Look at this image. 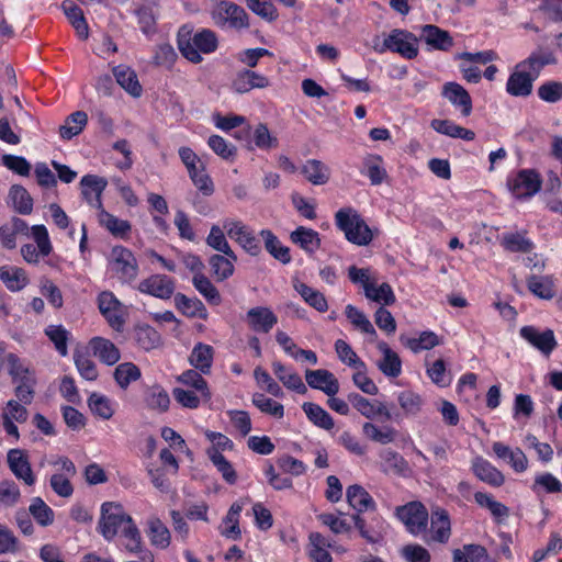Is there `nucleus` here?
<instances>
[{
    "label": "nucleus",
    "mask_w": 562,
    "mask_h": 562,
    "mask_svg": "<svg viewBox=\"0 0 562 562\" xmlns=\"http://www.w3.org/2000/svg\"><path fill=\"white\" fill-rule=\"evenodd\" d=\"M182 26L178 33V48L182 56L193 64H200L201 54L214 53L218 47V40L214 31L202 29L193 34Z\"/></svg>",
    "instance_id": "nucleus-1"
},
{
    "label": "nucleus",
    "mask_w": 562,
    "mask_h": 562,
    "mask_svg": "<svg viewBox=\"0 0 562 562\" xmlns=\"http://www.w3.org/2000/svg\"><path fill=\"white\" fill-rule=\"evenodd\" d=\"M8 373L12 383L15 385L14 394L16 398L24 403L31 404L36 385L35 371L29 363L22 360L18 355L9 352L7 356Z\"/></svg>",
    "instance_id": "nucleus-2"
},
{
    "label": "nucleus",
    "mask_w": 562,
    "mask_h": 562,
    "mask_svg": "<svg viewBox=\"0 0 562 562\" xmlns=\"http://www.w3.org/2000/svg\"><path fill=\"white\" fill-rule=\"evenodd\" d=\"M335 221L337 227L345 233L348 241L366 246L373 239V234L360 214L351 209H340L336 215Z\"/></svg>",
    "instance_id": "nucleus-3"
},
{
    "label": "nucleus",
    "mask_w": 562,
    "mask_h": 562,
    "mask_svg": "<svg viewBox=\"0 0 562 562\" xmlns=\"http://www.w3.org/2000/svg\"><path fill=\"white\" fill-rule=\"evenodd\" d=\"M108 271L121 283L131 284L137 279L139 268L136 257L128 248L114 246L108 257Z\"/></svg>",
    "instance_id": "nucleus-4"
},
{
    "label": "nucleus",
    "mask_w": 562,
    "mask_h": 562,
    "mask_svg": "<svg viewBox=\"0 0 562 562\" xmlns=\"http://www.w3.org/2000/svg\"><path fill=\"white\" fill-rule=\"evenodd\" d=\"M374 50L379 54L385 52L396 53L405 59H414L418 56V38L417 36L402 29L392 30L383 40L381 46H374Z\"/></svg>",
    "instance_id": "nucleus-5"
},
{
    "label": "nucleus",
    "mask_w": 562,
    "mask_h": 562,
    "mask_svg": "<svg viewBox=\"0 0 562 562\" xmlns=\"http://www.w3.org/2000/svg\"><path fill=\"white\" fill-rule=\"evenodd\" d=\"M133 518L119 503L106 502L101 506L99 530L106 540H112Z\"/></svg>",
    "instance_id": "nucleus-6"
},
{
    "label": "nucleus",
    "mask_w": 562,
    "mask_h": 562,
    "mask_svg": "<svg viewBox=\"0 0 562 562\" xmlns=\"http://www.w3.org/2000/svg\"><path fill=\"white\" fill-rule=\"evenodd\" d=\"M223 228H225L227 236L250 256H259L261 254L260 240L257 238L254 229L243 221L226 217L223 220Z\"/></svg>",
    "instance_id": "nucleus-7"
},
{
    "label": "nucleus",
    "mask_w": 562,
    "mask_h": 562,
    "mask_svg": "<svg viewBox=\"0 0 562 562\" xmlns=\"http://www.w3.org/2000/svg\"><path fill=\"white\" fill-rule=\"evenodd\" d=\"M395 515L411 535L418 537L426 533L429 514L420 502H409L398 506Z\"/></svg>",
    "instance_id": "nucleus-8"
},
{
    "label": "nucleus",
    "mask_w": 562,
    "mask_h": 562,
    "mask_svg": "<svg viewBox=\"0 0 562 562\" xmlns=\"http://www.w3.org/2000/svg\"><path fill=\"white\" fill-rule=\"evenodd\" d=\"M509 192L516 199H530L541 189L542 180L532 169H521L510 173L506 181Z\"/></svg>",
    "instance_id": "nucleus-9"
},
{
    "label": "nucleus",
    "mask_w": 562,
    "mask_h": 562,
    "mask_svg": "<svg viewBox=\"0 0 562 562\" xmlns=\"http://www.w3.org/2000/svg\"><path fill=\"white\" fill-rule=\"evenodd\" d=\"M52 464L56 468L49 480L52 490L60 497H70L74 493L70 481L77 473L75 463L67 457H59Z\"/></svg>",
    "instance_id": "nucleus-10"
},
{
    "label": "nucleus",
    "mask_w": 562,
    "mask_h": 562,
    "mask_svg": "<svg viewBox=\"0 0 562 562\" xmlns=\"http://www.w3.org/2000/svg\"><path fill=\"white\" fill-rule=\"evenodd\" d=\"M98 306L109 325L114 330L121 331L125 323L126 312L116 296L110 291L101 292L98 296Z\"/></svg>",
    "instance_id": "nucleus-11"
},
{
    "label": "nucleus",
    "mask_w": 562,
    "mask_h": 562,
    "mask_svg": "<svg viewBox=\"0 0 562 562\" xmlns=\"http://www.w3.org/2000/svg\"><path fill=\"white\" fill-rule=\"evenodd\" d=\"M520 337L544 357H550L558 346L554 331L550 328L541 330L536 326H524L519 330Z\"/></svg>",
    "instance_id": "nucleus-12"
},
{
    "label": "nucleus",
    "mask_w": 562,
    "mask_h": 562,
    "mask_svg": "<svg viewBox=\"0 0 562 562\" xmlns=\"http://www.w3.org/2000/svg\"><path fill=\"white\" fill-rule=\"evenodd\" d=\"M7 462L10 471L27 486H33L36 482V476L32 470L29 456L22 449H10L7 454Z\"/></svg>",
    "instance_id": "nucleus-13"
},
{
    "label": "nucleus",
    "mask_w": 562,
    "mask_h": 562,
    "mask_svg": "<svg viewBox=\"0 0 562 562\" xmlns=\"http://www.w3.org/2000/svg\"><path fill=\"white\" fill-rule=\"evenodd\" d=\"M214 18L218 22H227L236 30L249 27V16L245 9L231 1H220L214 10Z\"/></svg>",
    "instance_id": "nucleus-14"
},
{
    "label": "nucleus",
    "mask_w": 562,
    "mask_h": 562,
    "mask_svg": "<svg viewBox=\"0 0 562 562\" xmlns=\"http://www.w3.org/2000/svg\"><path fill=\"white\" fill-rule=\"evenodd\" d=\"M175 289V281L165 274H153L137 284L139 292L161 300L170 299Z\"/></svg>",
    "instance_id": "nucleus-15"
},
{
    "label": "nucleus",
    "mask_w": 562,
    "mask_h": 562,
    "mask_svg": "<svg viewBox=\"0 0 562 562\" xmlns=\"http://www.w3.org/2000/svg\"><path fill=\"white\" fill-rule=\"evenodd\" d=\"M557 63V56L552 50L539 47L532 50L527 58L517 63V65L537 80L544 67L555 65Z\"/></svg>",
    "instance_id": "nucleus-16"
},
{
    "label": "nucleus",
    "mask_w": 562,
    "mask_h": 562,
    "mask_svg": "<svg viewBox=\"0 0 562 562\" xmlns=\"http://www.w3.org/2000/svg\"><path fill=\"white\" fill-rule=\"evenodd\" d=\"M269 85L270 80L267 76L251 69H241L235 74L231 89L238 94H244L252 89H265Z\"/></svg>",
    "instance_id": "nucleus-17"
},
{
    "label": "nucleus",
    "mask_w": 562,
    "mask_h": 562,
    "mask_svg": "<svg viewBox=\"0 0 562 562\" xmlns=\"http://www.w3.org/2000/svg\"><path fill=\"white\" fill-rule=\"evenodd\" d=\"M25 405L19 400H10L2 409L3 428L7 435L14 437L16 440L20 434L14 423H25L27 420L29 413Z\"/></svg>",
    "instance_id": "nucleus-18"
},
{
    "label": "nucleus",
    "mask_w": 562,
    "mask_h": 562,
    "mask_svg": "<svg viewBox=\"0 0 562 562\" xmlns=\"http://www.w3.org/2000/svg\"><path fill=\"white\" fill-rule=\"evenodd\" d=\"M106 186V179L95 175H86L80 180L82 198L90 206L97 209L98 212L103 209L101 196Z\"/></svg>",
    "instance_id": "nucleus-19"
},
{
    "label": "nucleus",
    "mask_w": 562,
    "mask_h": 562,
    "mask_svg": "<svg viewBox=\"0 0 562 562\" xmlns=\"http://www.w3.org/2000/svg\"><path fill=\"white\" fill-rule=\"evenodd\" d=\"M248 327L258 334H268L278 323V316L267 306H256L246 313Z\"/></svg>",
    "instance_id": "nucleus-20"
},
{
    "label": "nucleus",
    "mask_w": 562,
    "mask_h": 562,
    "mask_svg": "<svg viewBox=\"0 0 562 562\" xmlns=\"http://www.w3.org/2000/svg\"><path fill=\"white\" fill-rule=\"evenodd\" d=\"M420 41H424L430 49L449 52L453 45L454 41L451 34L435 25V24H425L420 27Z\"/></svg>",
    "instance_id": "nucleus-21"
},
{
    "label": "nucleus",
    "mask_w": 562,
    "mask_h": 562,
    "mask_svg": "<svg viewBox=\"0 0 562 562\" xmlns=\"http://www.w3.org/2000/svg\"><path fill=\"white\" fill-rule=\"evenodd\" d=\"M536 79L516 64L506 81V92L515 98H527L532 93Z\"/></svg>",
    "instance_id": "nucleus-22"
},
{
    "label": "nucleus",
    "mask_w": 562,
    "mask_h": 562,
    "mask_svg": "<svg viewBox=\"0 0 562 562\" xmlns=\"http://www.w3.org/2000/svg\"><path fill=\"white\" fill-rule=\"evenodd\" d=\"M492 449L495 457L505 461L516 473H522L528 469V458L520 448H512L501 441H495Z\"/></svg>",
    "instance_id": "nucleus-23"
},
{
    "label": "nucleus",
    "mask_w": 562,
    "mask_h": 562,
    "mask_svg": "<svg viewBox=\"0 0 562 562\" xmlns=\"http://www.w3.org/2000/svg\"><path fill=\"white\" fill-rule=\"evenodd\" d=\"M471 470L481 482L492 487H501L505 483L503 472L481 456L473 458Z\"/></svg>",
    "instance_id": "nucleus-24"
},
{
    "label": "nucleus",
    "mask_w": 562,
    "mask_h": 562,
    "mask_svg": "<svg viewBox=\"0 0 562 562\" xmlns=\"http://www.w3.org/2000/svg\"><path fill=\"white\" fill-rule=\"evenodd\" d=\"M349 401L352 406L366 418L373 419L382 417L383 419H391L392 415L387 406L380 401H370L359 394H350Z\"/></svg>",
    "instance_id": "nucleus-25"
},
{
    "label": "nucleus",
    "mask_w": 562,
    "mask_h": 562,
    "mask_svg": "<svg viewBox=\"0 0 562 562\" xmlns=\"http://www.w3.org/2000/svg\"><path fill=\"white\" fill-rule=\"evenodd\" d=\"M442 95L459 109L462 116H469L472 112V99L470 93L458 82H446L442 88Z\"/></svg>",
    "instance_id": "nucleus-26"
},
{
    "label": "nucleus",
    "mask_w": 562,
    "mask_h": 562,
    "mask_svg": "<svg viewBox=\"0 0 562 562\" xmlns=\"http://www.w3.org/2000/svg\"><path fill=\"white\" fill-rule=\"evenodd\" d=\"M305 380L312 389L321 390L328 396H334L339 391L338 380L325 369L306 370Z\"/></svg>",
    "instance_id": "nucleus-27"
},
{
    "label": "nucleus",
    "mask_w": 562,
    "mask_h": 562,
    "mask_svg": "<svg viewBox=\"0 0 562 562\" xmlns=\"http://www.w3.org/2000/svg\"><path fill=\"white\" fill-rule=\"evenodd\" d=\"M112 74L117 85L131 97L139 98L143 94V87L136 71L132 67L120 64L112 68Z\"/></svg>",
    "instance_id": "nucleus-28"
},
{
    "label": "nucleus",
    "mask_w": 562,
    "mask_h": 562,
    "mask_svg": "<svg viewBox=\"0 0 562 562\" xmlns=\"http://www.w3.org/2000/svg\"><path fill=\"white\" fill-rule=\"evenodd\" d=\"M430 537L431 540L439 543H446L451 536V522L446 509L436 508L430 516Z\"/></svg>",
    "instance_id": "nucleus-29"
},
{
    "label": "nucleus",
    "mask_w": 562,
    "mask_h": 562,
    "mask_svg": "<svg viewBox=\"0 0 562 562\" xmlns=\"http://www.w3.org/2000/svg\"><path fill=\"white\" fill-rule=\"evenodd\" d=\"M64 14L75 29L77 36L86 41L89 37V25L82 9L72 0H64L60 5Z\"/></svg>",
    "instance_id": "nucleus-30"
},
{
    "label": "nucleus",
    "mask_w": 562,
    "mask_h": 562,
    "mask_svg": "<svg viewBox=\"0 0 562 562\" xmlns=\"http://www.w3.org/2000/svg\"><path fill=\"white\" fill-rule=\"evenodd\" d=\"M214 122L215 126L224 132H229L234 128L239 127V131L234 134V137L237 140H244V136L241 134H244L246 138L250 137V126L247 123L246 117L243 115H221L217 113L214 115Z\"/></svg>",
    "instance_id": "nucleus-31"
},
{
    "label": "nucleus",
    "mask_w": 562,
    "mask_h": 562,
    "mask_svg": "<svg viewBox=\"0 0 562 562\" xmlns=\"http://www.w3.org/2000/svg\"><path fill=\"white\" fill-rule=\"evenodd\" d=\"M214 348L204 342H198L189 356L190 364L201 373L209 374L214 360Z\"/></svg>",
    "instance_id": "nucleus-32"
},
{
    "label": "nucleus",
    "mask_w": 562,
    "mask_h": 562,
    "mask_svg": "<svg viewBox=\"0 0 562 562\" xmlns=\"http://www.w3.org/2000/svg\"><path fill=\"white\" fill-rule=\"evenodd\" d=\"M0 280L11 292L22 291L30 282L26 271L16 266H1Z\"/></svg>",
    "instance_id": "nucleus-33"
},
{
    "label": "nucleus",
    "mask_w": 562,
    "mask_h": 562,
    "mask_svg": "<svg viewBox=\"0 0 562 562\" xmlns=\"http://www.w3.org/2000/svg\"><path fill=\"white\" fill-rule=\"evenodd\" d=\"M272 371L277 379L289 390L299 394H305L307 387L302 378L292 369L285 367L279 361L272 363Z\"/></svg>",
    "instance_id": "nucleus-34"
},
{
    "label": "nucleus",
    "mask_w": 562,
    "mask_h": 562,
    "mask_svg": "<svg viewBox=\"0 0 562 562\" xmlns=\"http://www.w3.org/2000/svg\"><path fill=\"white\" fill-rule=\"evenodd\" d=\"M99 224L109 231L114 237L126 239L132 231V225L128 221L121 220L113 214L106 212L104 209L98 212Z\"/></svg>",
    "instance_id": "nucleus-35"
},
{
    "label": "nucleus",
    "mask_w": 562,
    "mask_h": 562,
    "mask_svg": "<svg viewBox=\"0 0 562 562\" xmlns=\"http://www.w3.org/2000/svg\"><path fill=\"white\" fill-rule=\"evenodd\" d=\"M175 305L179 312L190 318L206 319L209 316L204 304L196 297H188L182 293L175 295Z\"/></svg>",
    "instance_id": "nucleus-36"
},
{
    "label": "nucleus",
    "mask_w": 562,
    "mask_h": 562,
    "mask_svg": "<svg viewBox=\"0 0 562 562\" xmlns=\"http://www.w3.org/2000/svg\"><path fill=\"white\" fill-rule=\"evenodd\" d=\"M378 348L383 355V358L378 362V368L384 375L397 378L402 372V361L398 355L384 341L379 342Z\"/></svg>",
    "instance_id": "nucleus-37"
},
{
    "label": "nucleus",
    "mask_w": 562,
    "mask_h": 562,
    "mask_svg": "<svg viewBox=\"0 0 562 562\" xmlns=\"http://www.w3.org/2000/svg\"><path fill=\"white\" fill-rule=\"evenodd\" d=\"M90 348L93 355L108 366H112L120 360V350L109 339L94 337L90 340Z\"/></svg>",
    "instance_id": "nucleus-38"
},
{
    "label": "nucleus",
    "mask_w": 562,
    "mask_h": 562,
    "mask_svg": "<svg viewBox=\"0 0 562 562\" xmlns=\"http://www.w3.org/2000/svg\"><path fill=\"white\" fill-rule=\"evenodd\" d=\"M474 501L480 507L486 508L491 513L493 519L498 524L509 517V508L503 503L496 501L490 493L476 492L474 494Z\"/></svg>",
    "instance_id": "nucleus-39"
},
{
    "label": "nucleus",
    "mask_w": 562,
    "mask_h": 562,
    "mask_svg": "<svg viewBox=\"0 0 562 562\" xmlns=\"http://www.w3.org/2000/svg\"><path fill=\"white\" fill-rule=\"evenodd\" d=\"M88 124V114L85 111H75L69 114L64 124L59 126V135L63 139H71L78 136Z\"/></svg>",
    "instance_id": "nucleus-40"
},
{
    "label": "nucleus",
    "mask_w": 562,
    "mask_h": 562,
    "mask_svg": "<svg viewBox=\"0 0 562 562\" xmlns=\"http://www.w3.org/2000/svg\"><path fill=\"white\" fill-rule=\"evenodd\" d=\"M431 127L436 132L452 138H461L462 140H474L475 138L473 131L464 128L451 120L435 119L431 121Z\"/></svg>",
    "instance_id": "nucleus-41"
},
{
    "label": "nucleus",
    "mask_w": 562,
    "mask_h": 562,
    "mask_svg": "<svg viewBox=\"0 0 562 562\" xmlns=\"http://www.w3.org/2000/svg\"><path fill=\"white\" fill-rule=\"evenodd\" d=\"M362 432L369 440L380 445L392 443L397 437V430L392 426H378L371 422L362 425Z\"/></svg>",
    "instance_id": "nucleus-42"
},
{
    "label": "nucleus",
    "mask_w": 562,
    "mask_h": 562,
    "mask_svg": "<svg viewBox=\"0 0 562 562\" xmlns=\"http://www.w3.org/2000/svg\"><path fill=\"white\" fill-rule=\"evenodd\" d=\"M260 236L265 243L266 250L282 263L291 261L289 247L284 246L280 239L270 229H262Z\"/></svg>",
    "instance_id": "nucleus-43"
},
{
    "label": "nucleus",
    "mask_w": 562,
    "mask_h": 562,
    "mask_svg": "<svg viewBox=\"0 0 562 562\" xmlns=\"http://www.w3.org/2000/svg\"><path fill=\"white\" fill-rule=\"evenodd\" d=\"M290 238L292 243L299 245L304 251L308 254L315 252L321 246L318 233L304 226H300L294 232H292Z\"/></svg>",
    "instance_id": "nucleus-44"
},
{
    "label": "nucleus",
    "mask_w": 562,
    "mask_h": 562,
    "mask_svg": "<svg viewBox=\"0 0 562 562\" xmlns=\"http://www.w3.org/2000/svg\"><path fill=\"white\" fill-rule=\"evenodd\" d=\"M346 496L349 505L359 513L375 508V502L360 485L349 486Z\"/></svg>",
    "instance_id": "nucleus-45"
},
{
    "label": "nucleus",
    "mask_w": 562,
    "mask_h": 562,
    "mask_svg": "<svg viewBox=\"0 0 562 562\" xmlns=\"http://www.w3.org/2000/svg\"><path fill=\"white\" fill-rule=\"evenodd\" d=\"M527 286L536 296L550 300L554 296V280L551 276H530L527 278Z\"/></svg>",
    "instance_id": "nucleus-46"
},
{
    "label": "nucleus",
    "mask_w": 562,
    "mask_h": 562,
    "mask_svg": "<svg viewBox=\"0 0 562 562\" xmlns=\"http://www.w3.org/2000/svg\"><path fill=\"white\" fill-rule=\"evenodd\" d=\"M148 537L150 543L159 549H166L170 544V531L166 525L157 517H151L147 521Z\"/></svg>",
    "instance_id": "nucleus-47"
},
{
    "label": "nucleus",
    "mask_w": 562,
    "mask_h": 562,
    "mask_svg": "<svg viewBox=\"0 0 562 562\" xmlns=\"http://www.w3.org/2000/svg\"><path fill=\"white\" fill-rule=\"evenodd\" d=\"M243 510V503L235 502L228 509L227 515L223 519L221 533L226 538L236 540L240 538L239 517Z\"/></svg>",
    "instance_id": "nucleus-48"
},
{
    "label": "nucleus",
    "mask_w": 562,
    "mask_h": 562,
    "mask_svg": "<svg viewBox=\"0 0 562 562\" xmlns=\"http://www.w3.org/2000/svg\"><path fill=\"white\" fill-rule=\"evenodd\" d=\"M134 339L144 350H153L161 342L159 333L147 324L136 325L134 328Z\"/></svg>",
    "instance_id": "nucleus-49"
},
{
    "label": "nucleus",
    "mask_w": 562,
    "mask_h": 562,
    "mask_svg": "<svg viewBox=\"0 0 562 562\" xmlns=\"http://www.w3.org/2000/svg\"><path fill=\"white\" fill-rule=\"evenodd\" d=\"M225 233L226 232L225 228H223V224L221 226L213 225L206 237V244L214 250L220 251L233 259H237L236 254L233 251L226 239Z\"/></svg>",
    "instance_id": "nucleus-50"
},
{
    "label": "nucleus",
    "mask_w": 562,
    "mask_h": 562,
    "mask_svg": "<svg viewBox=\"0 0 562 562\" xmlns=\"http://www.w3.org/2000/svg\"><path fill=\"white\" fill-rule=\"evenodd\" d=\"M199 370L189 369L179 375L178 381L184 385L193 387L200 393L203 401L207 402L211 400V392L207 387V382L202 376Z\"/></svg>",
    "instance_id": "nucleus-51"
},
{
    "label": "nucleus",
    "mask_w": 562,
    "mask_h": 562,
    "mask_svg": "<svg viewBox=\"0 0 562 562\" xmlns=\"http://www.w3.org/2000/svg\"><path fill=\"white\" fill-rule=\"evenodd\" d=\"M531 491L536 495H540L541 493L555 494L562 492V483L552 473L542 472L536 474Z\"/></svg>",
    "instance_id": "nucleus-52"
},
{
    "label": "nucleus",
    "mask_w": 562,
    "mask_h": 562,
    "mask_svg": "<svg viewBox=\"0 0 562 562\" xmlns=\"http://www.w3.org/2000/svg\"><path fill=\"white\" fill-rule=\"evenodd\" d=\"M88 406L92 414L108 420L115 413L114 403L105 395L100 393H92L88 398Z\"/></svg>",
    "instance_id": "nucleus-53"
},
{
    "label": "nucleus",
    "mask_w": 562,
    "mask_h": 562,
    "mask_svg": "<svg viewBox=\"0 0 562 562\" xmlns=\"http://www.w3.org/2000/svg\"><path fill=\"white\" fill-rule=\"evenodd\" d=\"M294 289L302 299L317 312L324 313L328 310L327 300L318 290H315L305 283H296Z\"/></svg>",
    "instance_id": "nucleus-54"
},
{
    "label": "nucleus",
    "mask_w": 562,
    "mask_h": 562,
    "mask_svg": "<svg viewBox=\"0 0 562 562\" xmlns=\"http://www.w3.org/2000/svg\"><path fill=\"white\" fill-rule=\"evenodd\" d=\"M304 413L310 422L315 426L329 430L334 427L333 417L319 405L314 403H304L302 405Z\"/></svg>",
    "instance_id": "nucleus-55"
},
{
    "label": "nucleus",
    "mask_w": 562,
    "mask_h": 562,
    "mask_svg": "<svg viewBox=\"0 0 562 562\" xmlns=\"http://www.w3.org/2000/svg\"><path fill=\"white\" fill-rule=\"evenodd\" d=\"M119 535L123 538L127 551L140 554L146 551L143 550L142 536L133 519L125 525Z\"/></svg>",
    "instance_id": "nucleus-56"
},
{
    "label": "nucleus",
    "mask_w": 562,
    "mask_h": 562,
    "mask_svg": "<svg viewBox=\"0 0 562 562\" xmlns=\"http://www.w3.org/2000/svg\"><path fill=\"white\" fill-rule=\"evenodd\" d=\"M364 295L368 300L381 305H392L396 300L391 285L386 282L379 284L378 279L373 282V285L367 290Z\"/></svg>",
    "instance_id": "nucleus-57"
},
{
    "label": "nucleus",
    "mask_w": 562,
    "mask_h": 562,
    "mask_svg": "<svg viewBox=\"0 0 562 562\" xmlns=\"http://www.w3.org/2000/svg\"><path fill=\"white\" fill-rule=\"evenodd\" d=\"M396 398L401 409L408 416L417 415L424 405L423 397L411 390L400 392Z\"/></svg>",
    "instance_id": "nucleus-58"
},
{
    "label": "nucleus",
    "mask_w": 562,
    "mask_h": 562,
    "mask_svg": "<svg viewBox=\"0 0 562 562\" xmlns=\"http://www.w3.org/2000/svg\"><path fill=\"white\" fill-rule=\"evenodd\" d=\"M13 206L20 214L27 215L33 211V199L22 186H12L9 192Z\"/></svg>",
    "instance_id": "nucleus-59"
},
{
    "label": "nucleus",
    "mask_w": 562,
    "mask_h": 562,
    "mask_svg": "<svg viewBox=\"0 0 562 562\" xmlns=\"http://www.w3.org/2000/svg\"><path fill=\"white\" fill-rule=\"evenodd\" d=\"M29 510L35 521L43 527L50 526L54 522V510L41 497L31 499Z\"/></svg>",
    "instance_id": "nucleus-60"
},
{
    "label": "nucleus",
    "mask_w": 562,
    "mask_h": 562,
    "mask_svg": "<svg viewBox=\"0 0 562 562\" xmlns=\"http://www.w3.org/2000/svg\"><path fill=\"white\" fill-rule=\"evenodd\" d=\"M346 317L349 319V322L359 330H361L364 334H368L372 336L373 338L376 337V331L369 321V318L366 316V314L360 311L358 307L348 304L345 308Z\"/></svg>",
    "instance_id": "nucleus-61"
},
{
    "label": "nucleus",
    "mask_w": 562,
    "mask_h": 562,
    "mask_svg": "<svg viewBox=\"0 0 562 562\" xmlns=\"http://www.w3.org/2000/svg\"><path fill=\"white\" fill-rule=\"evenodd\" d=\"M194 288L199 291L201 295L212 305H220L222 300L220 292L212 284V282L203 274L196 273L192 279Z\"/></svg>",
    "instance_id": "nucleus-62"
},
{
    "label": "nucleus",
    "mask_w": 562,
    "mask_h": 562,
    "mask_svg": "<svg viewBox=\"0 0 562 562\" xmlns=\"http://www.w3.org/2000/svg\"><path fill=\"white\" fill-rule=\"evenodd\" d=\"M140 31L146 35H153L157 31V15L150 5L143 4L135 10Z\"/></svg>",
    "instance_id": "nucleus-63"
},
{
    "label": "nucleus",
    "mask_w": 562,
    "mask_h": 562,
    "mask_svg": "<svg viewBox=\"0 0 562 562\" xmlns=\"http://www.w3.org/2000/svg\"><path fill=\"white\" fill-rule=\"evenodd\" d=\"M303 175L313 184H324L329 179V169L318 160H308L303 169Z\"/></svg>",
    "instance_id": "nucleus-64"
}]
</instances>
